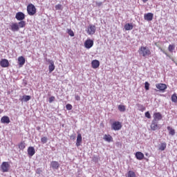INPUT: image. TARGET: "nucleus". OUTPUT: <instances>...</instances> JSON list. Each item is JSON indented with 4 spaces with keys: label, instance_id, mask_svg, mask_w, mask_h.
Returning a JSON list of instances; mask_svg holds the SVG:
<instances>
[{
    "label": "nucleus",
    "instance_id": "34",
    "mask_svg": "<svg viewBox=\"0 0 177 177\" xmlns=\"http://www.w3.org/2000/svg\"><path fill=\"white\" fill-rule=\"evenodd\" d=\"M41 142L43 144V145H45L46 143H48V137H42L41 138Z\"/></svg>",
    "mask_w": 177,
    "mask_h": 177
},
{
    "label": "nucleus",
    "instance_id": "44",
    "mask_svg": "<svg viewBox=\"0 0 177 177\" xmlns=\"http://www.w3.org/2000/svg\"><path fill=\"white\" fill-rule=\"evenodd\" d=\"M93 161H95V162H97V156H94L93 157Z\"/></svg>",
    "mask_w": 177,
    "mask_h": 177
},
{
    "label": "nucleus",
    "instance_id": "35",
    "mask_svg": "<svg viewBox=\"0 0 177 177\" xmlns=\"http://www.w3.org/2000/svg\"><path fill=\"white\" fill-rule=\"evenodd\" d=\"M145 91H149L150 89V84L149 83V82H145Z\"/></svg>",
    "mask_w": 177,
    "mask_h": 177
},
{
    "label": "nucleus",
    "instance_id": "9",
    "mask_svg": "<svg viewBox=\"0 0 177 177\" xmlns=\"http://www.w3.org/2000/svg\"><path fill=\"white\" fill-rule=\"evenodd\" d=\"M96 32V26L94 25H89L87 30L88 35H93Z\"/></svg>",
    "mask_w": 177,
    "mask_h": 177
},
{
    "label": "nucleus",
    "instance_id": "2",
    "mask_svg": "<svg viewBox=\"0 0 177 177\" xmlns=\"http://www.w3.org/2000/svg\"><path fill=\"white\" fill-rule=\"evenodd\" d=\"M27 12L29 16H34L37 13V8L32 3L29 4L27 6Z\"/></svg>",
    "mask_w": 177,
    "mask_h": 177
},
{
    "label": "nucleus",
    "instance_id": "37",
    "mask_svg": "<svg viewBox=\"0 0 177 177\" xmlns=\"http://www.w3.org/2000/svg\"><path fill=\"white\" fill-rule=\"evenodd\" d=\"M67 32L70 37H74V32L71 29H67Z\"/></svg>",
    "mask_w": 177,
    "mask_h": 177
},
{
    "label": "nucleus",
    "instance_id": "29",
    "mask_svg": "<svg viewBox=\"0 0 177 177\" xmlns=\"http://www.w3.org/2000/svg\"><path fill=\"white\" fill-rule=\"evenodd\" d=\"M118 109L119 111H121L122 113L125 112L126 110H127V109H125V106L124 105H122V104H120L118 106Z\"/></svg>",
    "mask_w": 177,
    "mask_h": 177
},
{
    "label": "nucleus",
    "instance_id": "47",
    "mask_svg": "<svg viewBox=\"0 0 177 177\" xmlns=\"http://www.w3.org/2000/svg\"><path fill=\"white\" fill-rule=\"evenodd\" d=\"M37 131H39L41 129V127H37Z\"/></svg>",
    "mask_w": 177,
    "mask_h": 177
},
{
    "label": "nucleus",
    "instance_id": "20",
    "mask_svg": "<svg viewBox=\"0 0 177 177\" xmlns=\"http://www.w3.org/2000/svg\"><path fill=\"white\" fill-rule=\"evenodd\" d=\"M124 30L126 31H131V30H133V24L132 23H128L124 25Z\"/></svg>",
    "mask_w": 177,
    "mask_h": 177
},
{
    "label": "nucleus",
    "instance_id": "28",
    "mask_svg": "<svg viewBox=\"0 0 177 177\" xmlns=\"http://www.w3.org/2000/svg\"><path fill=\"white\" fill-rule=\"evenodd\" d=\"M19 28H24L26 27V21H20L18 22Z\"/></svg>",
    "mask_w": 177,
    "mask_h": 177
},
{
    "label": "nucleus",
    "instance_id": "19",
    "mask_svg": "<svg viewBox=\"0 0 177 177\" xmlns=\"http://www.w3.org/2000/svg\"><path fill=\"white\" fill-rule=\"evenodd\" d=\"M50 165L53 169H59V167H60V164L57 161H52Z\"/></svg>",
    "mask_w": 177,
    "mask_h": 177
},
{
    "label": "nucleus",
    "instance_id": "7",
    "mask_svg": "<svg viewBox=\"0 0 177 177\" xmlns=\"http://www.w3.org/2000/svg\"><path fill=\"white\" fill-rule=\"evenodd\" d=\"M156 86L160 92H165V89H167V84L163 83H158L156 84Z\"/></svg>",
    "mask_w": 177,
    "mask_h": 177
},
{
    "label": "nucleus",
    "instance_id": "17",
    "mask_svg": "<svg viewBox=\"0 0 177 177\" xmlns=\"http://www.w3.org/2000/svg\"><path fill=\"white\" fill-rule=\"evenodd\" d=\"M81 143H82V136L81 135V133H78L76 142L77 147H80V146H81Z\"/></svg>",
    "mask_w": 177,
    "mask_h": 177
},
{
    "label": "nucleus",
    "instance_id": "22",
    "mask_svg": "<svg viewBox=\"0 0 177 177\" xmlns=\"http://www.w3.org/2000/svg\"><path fill=\"white\" fill-rule=\"evenodd\" d=\"M20 102H27L29 100H31V96L30 95H24L22 96V97L21 99H19Z\"/></svg>",
    "mask_w": 177,
    "mask_h": 177
},
{
    "label": "nucleus",
    "instance_id": "36",
    "mask_svg": "<svg viewBox=\"0 0 177 177\" xmlns=\"http://www.w3.org/2000/svg\"><path fill=\"white\" fill-rule=\"evenodd\" d=\"M163 53L167 56V57H169V59H170L174 63H176L175 59H174V58H172V57L168 55V53H167L165 51H163Z\"/></svg>",
    "mask_w": 177,
    "mask_h": 177
},
{
    "label": "nucleus",
    "instance_id": "41",
    "mask_svg": "<svg viewBox=\"0 0 177 177\" xmlns=\"http://www.w3.org/2000/svg\"><path fill=\"white\" fill-rule=\"evenodd\" d=\"M56 10H62V4H57L55 6Z\"/></svg>",
    "mask_w": 177,
    "mask_h": 177
},
{
    "label": "nucleus",
    "instance_id": "33",
    "mask_svg": "<svg viewBox=\"0 0 177 177\" xmlns=\"http://www.w3.org/2000/svg\"><path fill=\"white\" fill-rule=\"evenodd\" d=\"M171 102L173 103H177V95L176 93H174L171 95Z\"/></svg>",
    "mask_w": 177,
    "mask_h": 177
},
{
    "label": "nucleus",
    "instance_id": "23",
    "mask_svg": "<svg viewBox=\"0 0 177 177\" xmlns=\"http://www.w3.org/2000/svg\"><path fill=\"white\" fill-rule=\"evenodd\" d=\"M136 158L137 160H142L143 158H145V154L143 153L138 151L136 153Z\"/></svg>",
    "mask_w": 177,
    "mask_h": 177
},
{
    "label": "nucleus",
    "instance_id": "40",
    "mask_svg": "<svg viewBox=\"0 0 177 177\" xmlns=\"http://www.w3.org/2000/svg\"><path fill=\"white\" fill-rule=\"evenodd\" d=\"M35 172L37 174V175H41V174H42V169H41V168H37Z\"/></svg>",
    "mask_w": 177,
    "mask_h": 177
},
{
    "label": "nucleus",
    "instance_id": "27",
    "mask_svg": "<svg viewBox=\"0 0 177 177\" xmlns=\"http://www.w3.org/2000/svg\"><path fill=\"white\" fill-rule=\"evenodd\" d=\"M158 149L159 150H160V151H164V150L167 149V143L166 142L161 143Z\"/></svg>",
    "mask_w": 177,
    "mask_h": 177
},
{
    "label": "nucleus",
    "instance_id": "26",
    "mask_svg": "<svg viewBox=\"0 0 177 177\" xmlns=\"http://www.w3.org/2000/svg\"><path fill=\"white\" fill-rule=\"evenodd\" d=\"M136 106L139 111L143 112L145 110H146V107H145V106H143L142 104H136Z\"/></svg>",
    "mask_w": 177,
    "mask_h": 177
},
{
    "label": "nucleus",
    "instance_id": "24",
    "mask_svg": "<svg viewBox=\"0 0 177 177\" xmlns=\"http://www.w3.org/2000/svg\"><path fill=\"white\" fill-rule=\"evenodd\" d=\"M104 140L110 143V142H113V137L110 134H105L104 136Z\"/></svg>",
    "mask_w": 177,
    "mask_h": 177
},
{
    "label": "nucleus",
    "instance_id": "21",
    "mask_svg": "<svg viewBox=\"0 0 177 177\" xmlns=\"http://www.w3.org/2000/svg\"><path fill=\"white\" fill-rule=\"evenodd\" d=\"M91 66L93 68H97V67L100 66V62L97 59L93 60L91 62Z\"/></svg>",
    "mask_w": 177,
    "mask_h": 177
},
{
    "label": "nucleus",
    "instance_id": "3",
    "mask_svg": "<svg viewBox=\"0 0 177 177\" xmlns=\"http://www.w3.org/2000/svg\"><path fill=\"white\" fill-rule=\"evenodd\" d=\"M122 128V124L118 121L113 122L111 124V129L113 131H120Z\"/></svg>",
    "mask_w": 177,
    "mask_h": 177
},
{
    "label": "nucleus",
    "instance_id": "49",
    "mask_svg": "<svg viewBox=\"0 0 177 177\" xmlns=\"http://www.w3.org/2000/svg\"><path fill=\"white\" fill-rule=\"evenodd\" d=\"M174 64H176V66H177V63L176 62V63H174Z\"/></svg>",
    "mask_w": 177,
    "mask_h": 177
},
{
    "label": "nucleus",
    "instance_id": "1",
    "mask_svg": "<svg viewBox=\"0 0 177 177\" xmlns=\"http://www.w3.org/2000/svg\"><path fill=\"white\" fill-rule=\"evenodd\" d=\"M138 53L142 57H147V56L151 55V51H150L149 47L141 46L138 50Z\"/></svg>",
    "mask_w": 177,
    "mask_h": 177
},
{
    "label": "nucleus",
    "instance_id": "10",
    "mask_svg": "<svg viewBox=\"0 0 177 177\" xmlns=\"http://www.w3.org/2000/svg\"><path fill=\"white\" fill-rule=\"evenodd\" d=\"M10 30L12 31V32H16L20 30L19 28V24L17 23H12L10 25Z\"/></svg>",
    "mask_w": 177,
    "mask_h": 177
},
{
    "label": "nucleus",
    "instance_id": "8",
    "mask_svg": "<svg viewBox=\"0 0 177 177\" xmlns=\"http://www.w3.org/2000/svg\"><path fill=\"white\" fill-rule=\"evenodd\" d=\"M15 19L18 20V21H24L26 19V15L21 12H18L16 13Z\"/></svg>",
    "mask_w": 177,
    "mask_h": 177
},
{
    "label": "nucleus",
    "instance_id": "43",
    "mask_svg": "<svg viewBox=\"0 0 177 177\" xmlns=\"http://www.w3.org/2000/svg\"><path fill=\"white\" fill-rule=\"evenodd\" d=\"M75 100H77V102H80V100H81V97H80V95H75Z\"/></svg>",
    "mask_w": 177,
    "mask_h": 177
},
{
    "label": "nucleus",
    "instance_id": "30",
    "mask_svg": "<svg viewBox=\"0 0 177 177\" xmlns=\"http://www.w3.org/2000/svg\"><path fill=\"white\" fill-rule=\"evenodd\" d=\"M19 149L20 150H24L26 149V142H24V141L20 142V144L19 145Z\"/></svg>",
    "mask_w": 177,
    "mask_h": 177
},
{
    "label": "nucleus",
    "instance_id": "32",
    "mask_svg": "<svg viewBox=\"0 0 177 177\" xmlns=\"http://www.w3.org/2000/svg\"><path fill=\"white\" fill-rule=\"evenodd\" d=\"M127 177H136V174L133 171H129L127 173Z\"/></svg>",
    "mask_w": 177,
    "mask_h": 177
},
{
    "label": "nucleus",
    "instance_id": "42",
    "mask_svg": "<svg viewBox=\"0 0 177 177\" xmlns=\"http://www.w3.org/2000/svg\"><path fill=\"white\" fill-rule=\"evenodd\" d=\"M48 102H49V103H52L53 102H55V96L50 97Z\"/></svg>",
    "mask_w": 177,
    "mask_h": 177
},
{
    "label": "nucleus",
    "instance_id": "39",
    "mask_svg": "<svg viewBox=\"0 0 177 177\" xmlns=\"http://www.w3.org/2000/svg\"><path fill=\"white\" fill-rule=\"evenodd\" d=\"M145 117L148 119L151 118V115H150V112L149 111H147L145 112Z\"/></svg>",
    "mask_w": 177,
    "mask_h": 177
},
{
    "label": "nucleus",
    "instance_id": "48",
    "mask_svg": "<svg viewBox=\"0 0 177 177\" xmlns=\"http://www.w3.org/2000/svg\"><path fill=\"white\" fill-rule=\"evenodd\" d=\"M147 1H149V0H142V2L146 3V2H147Z\"/></svg>",
    "mask_w": 177,
    "mask_h": 177
},
{
    "label": "nucleus",
    "instance_id": "16",
    "mask_svg": "<svg viewBox=\"0 0 177 177\" xmlns=\"http://www.w3.org/2000/svg\"><path fill=\"white\" fill-rule=\"evenodd\" d=\"M34 154H35V149L34 147H29L28 148V156H29V157H32Z\"/></svg>",
    "mask_w": 177,
    "mask_h": 177
},
{
    "label": "nucleus",
    "instance_id": "25",
    "mask_svg": "<svg viewBox=\"0 0 177 177\" xmlns=\"http://www.w3.org/2000/svg\"><path fill=\"white\" fill-rule=\"evenodd\" d=\"M167 129L169 131V135H171V136H175V129H172V127L169 126L167 127Z\"/></svg>",
    "mask_w": 177,
    "mask_h": 177
},
{
    "label": "nucleus",
    "instance_id": "38",
    "mask_svg": "<svg viewBox=\"0 0 177 177\" xmlns=\"http://www.w3.org/2000/svg\"><path fill=\"white\" fill-rule=\"evenodd\" d=\"M66 110H73V105H71V104H67L66 105Z\"/></svg>",
    "mask_w": 177,
    "mask_h": 177
},
{
    "label": "nucleus",
    "instance_id": "15",
    "mask_svg": "<svg viewBox=\"0 0 177 177\" xmlns=\"http://www.w3.org/2000/svg\"><path fill=\"white\" fill-rule=\"evenodd\" d=\"M26 63V58L24 57L21 56L18 57V64L19 67H23Z\"/></svg>",
    "mask_w": 177,
    "mask_h": 177
},
{
    "label": "nucleus",
    "instance_id": "46",
    "mask_svg": "<svg viewBox=\"0 0 177 177\" xmlns=\"http://www.w3.org/2000/svg\"><path fill=\"white\" fill-rule=\"evenodd\" d=\"M71 139H72L73 140H74L75 139V136H71Z\"/></svg>",
    "mask_w": 177,
    "mask_h": 177
},
{
    "label": "nucleus",
    "instance_id": "31",
    "mask_svg": "<svg viewBox=\"0 0 177 177\" xmlns=\"http://www.w3.org/2000/svg\"><path fill=\"white\" fill-rule=\"evenodd\" d=\"M168 50L170 52V53H172L174 50H175V45L174 44H170L168 47Z\"/></svg>",
    "mask_w": 177,
    "mask_h": 177
},
{
    "label": "nucleus",
    "instance_id": "45",
    "mask_svg": "<svg viewBox=\"0 0 177 177\" xmlns=\"http://www.w3.org/2000/svg\"><path fill=\"white\" fill-rule=\"evenodd\" d=\"M97 6H102V5H103L102 2H99L97 3Z\"/></svg>",
    "mask_w": 177,
    "mask_h": 177
},
{
    "label": "nucleus",
    "instance_id": "6",
    "mask_svg": "<svg viewBox=\"0 0 177 177\" xmlns=\"http://www.w3.org/2000/svg\"><path fill=\"white\" fill-rule=\"evenodd\" d=\"M46 62H47L48 63H49V66H48V71L49 73H52L53 71H55V62H53V60L52 59H46Z\"/></svg>",
    "mask_w": 177,
    "mask_h": 177
},
{
    "label": "nucleus",
    "instance_id": "5",
    "mask_svg": "<svg viewBox=\"0 0 177 177\" xmlns=\"http://www.w3.org/2000/svg\"><path fill=\"white\" fill-rule=\"evenodd\" d=\"M150 128H151V131H157V129H161V126H160V124H158V122H157L156 120H152Z\"/></svg>",
    "mask_w": 177,
    "mask_h": 177
},
{
    "label": "nucleus",
    "instance_id": "12",
    "mask_svg": "<svg viewBox=\"0 0 177 177\" xmlns=\"http://www.w3.org/2000/svg\"><path fill=\"white\" fill-rule=\"evenodd\" d=\"M84 46L86 49H91L92 46H93V40L92 39H87L84 42Z\"/></svg>",
    "mask_w": 177,
    "mask_h": 177
},
{
    "label": "nucleus",
    "instance_id": "14",
    "mask_svg": "<svg viewBox=\"0 0 177 177\" xmlns=\"http://www.w3.org/2000/svg\"><path fill=\"white\" fill-rule=\"evenodd\" d=\"M0 66L1 67H3V68H6L9 66V60L6 59H2L0 61Z\"/></svg>",
    "mask_w": 177,
    "mask_h": 177
},
{
    "label": "nucleus",
    "instance_id": "4",
    "mask_svg": "<svg viewBox=\"0 0 177 177\" xmlns=\"http://www.w3.org/2000/svg\"><path fill=\"white\" fill-rule=\"evenodd\" d=\"M2 172H9V168H10V165L8 162H3L0 167Z\"/></svg>",
    "mask_w": 177,
    "mask_h": 177
},
{
    "label": "nucleus",
    "instance_id": "18",
    "mask_svg": "<svg viewBox=\"0 0 177 177\" xmlns=\"http://www.w3.org/2000/svg\"><path fill=\"white\" fill-rule=\"evenodd\" d=\"M1 124H9L10 122V119L8 116L4 115L1 118Z\"/></svg>",
    "mask_w": 177,
    "mask_h": 177
},
{
    "label": "nucleus",
    "instance_id": "13",
    "mask_svg": "<svg viewBox=\"0 0 177 177\" xmlns=\"http://www.w3.org/2000/svg\"><path fill=\"white\" fill-rule=\"evenodd\" d=\"M153 17L154 15L151 12H148L144 15V19L145 20H147V21H151V20H153Z\"/></svg>",
    "mask_w": 177,
    "mask_h": 177
},
{
    "label": "nucleus",
    "instance_id": "11",
    "mask_svg": "<svg viewBox=\"0 0 177 177\" xmlns=\"http://www.w3.org/2000/svg\"><path fill=\"white\" fill-rule=\"evenodd\" d=\"M162 120V115L160 112L154 113H153V121L159 122Z\"/></svg>",
    "mask_w": 177,
    "mask_h": 177
}]
</instances>
